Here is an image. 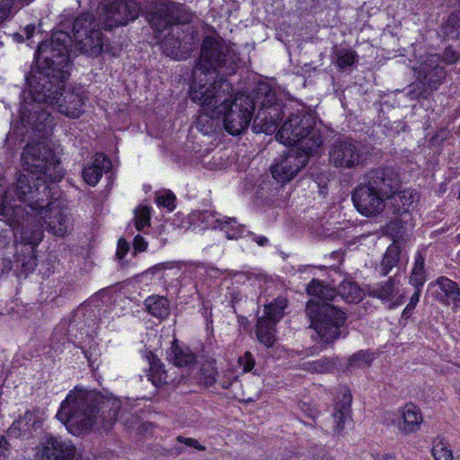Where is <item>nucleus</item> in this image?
Masks as SVG:
<instances>
[{
	"mask_svg": "<svg viewBox=\"0 0 460 460\" xmlns=\"http://www.w3.org/2000/svg\"><path fill=\"white\" fill-rule=\"evenodd\" d=\"M22 167L30 174L20 173L14 190L18 199L26 202L49 190L48 181H59L63 178L59 160L44 141L25 146L22 154Z\"/></svg>",
	"mask_w": 460,
	"mask_h": 460,
	"instance_id": "7ed1b4c3",
	"label": "nucleus"
},
{
	"mask_svg": "<svg viewBox=\"0 0 460 460\" xmlns=\"http://www.w3.org/2000/svg\"><path fill=\"white\" fill-rule=\"evenodd\" d=\"M306 290L314 298L307 302L305 314L311 321V327L316 331L320 341L328 344L341 336H347L348 331L344 327L345 313L329 304V301H332L337 296L335 288L324 285L317 279H313Z\"/></svg>",
	"mask_w": 460,
	"mask_h": 460,
	"instance_id": "423d86ee",
	"label": "nucleus"
},
{
	"mask_svg": "<svg viewBox=\"0 0 460 460\" xmlns=\"http://www.w3.org/2000/svg\"><path fill=\"white\" fill-rule=\"evenodd\" d=\"M372 361L371 355L368 351L360 350L353 354L349 359V366L350 367H368Z\"/></svg>",
	"mask_w": 460,
	"mask_h": 460,
	"instance_id": "a19ab883",
	"label": "nucleus"
},
{
	"mask_svg": "<svg viewBox=\"0 0 460 460\" xmlns=\"http://www.w3.org/2000/svg\"><path fill=\"white\" fill-rule=\"evenodd\" d=\"M337 400L332 412L333 430L336 434H341L344 430V421L350 416L352 400L350 391L346 387L341 389Z\"/></svg>",
	"mask_w": 460,
	"mask_h": 460,
	"instance_id": "5701e85b",
	"label": "nucleus"
},
{
	"mask_svg": "<svg viewBox=\"0 0 460 460\" xmlns=\"http://www.w3.org/2000/svg\"><path fill=\"white\" fill-rule=\"evenodd\" d=\"M424 262L425 259L421 253H417L415 257V262L413 269L411 270V274L410 276V283L415 287V288H420L423 286L426 281L425 270H424Z\"/></svg>",
	"mask_w": 460,
	"mask_h": 460,
	"instance_id": "72a5a7b5",
	"label": "nucleus"
},
{
	"mask_svg": "<svg viewBox=\"0 0 460 460\" xmlns=\"http://www.w3.org/2000/svg\"><path fill=\"white\" fill-rule=\"evenodd\" d=\"M149 372V380L153 383L154 385L160 386L167 383V375L157 362H150Z\"/></svg>",
	"mask_w": 460,
	"mask_h": 460,
	"instance_id": "ea45409f",
	"label": "nucleus"
},
{
	"mask_svg": "<svg viewBox=\"0 0 460 460\" xmlns=\"http://www.w3.org/2000/svg\"><path fill=\"white\" fill-rule=\"evenodd\" d=\"M218 228L225 231L227 239L236 240L242 237L245 230V226L238 224L235 217H223V220Z\"/></svg>",
	"mask_w": 460,
	"mask_h": 460,
	"instance_id": "473e14b6",
	"label": "nucleus"
},
{
	"mask_svg": "<svg viewBox=\"0 0 460 460\" xmlns=\"http://www.w3.org/2000/svg\"><path fill=\"white\" fill-rule=\"evenodd\" d=\"M199 220L203 225V227L217 229L219 227L223 217H220L215 211L204 210L199 213Z\"/></svg>",
	"mask_w": 460,
	"mask_h": 460,
	"instance_id": "4c0bfd02",
	"label": "nucleus"
},
{
	"mask_svg": "<svg viewBox=\"0 0 460 460\" xmlns=\"http://www.w3.org/2000/svg\"><path fill=\"white\" fill-rule=\"evenodd\" d=\"M447 298L452 300V302L454 303V305L456 306H459L460 305V289H459V288H457L456 290H455L453 294H450Z\"/></svg>",
	"mask_w": 460,
	"mask_h": 460,
	"instance_id": "13d9d810",
	"label": "nucleus"
},
{
	"mask_svg": "<svg viewBox=\"0 0 460 460\" xmlns=\"http://www.w3.org/2000/svg\"><path fill=\"white\" fill-rule=\"evenodd\" d=\"M151 211L147 206H138L135 209V227L137 231H143L146 226H150Z\"/></svg>",
	"mask_w": 460,
	"mask_h": 460,
	"instance_id": "c9c22d12",
	"label": "nucleus"
},
{
	"mask_svg": "<svg viewBox=\"0 0 460 460\" xmlns=\"http://www.w3.org/2000/svg\"><path fill=\"white\" fill-rule=\"evenodd\" d=\"M22 203L24 204V217L12 226H22V241L25 243L37 245L44 236V229L58 237H64L73 229L71 216L51 202L45 204L41 194Z\"/></svg>",
	"mask_w": 460,
	"mask_h": 460,
	"instance_id": "20e7f679",
	"label": "nucleus"
},
{
	"mask_svg": "<svg viewBox=\"0 0 460 460\" xmlns=\"http://www.w3.org/2000/svg\"><path fill=\"white\" fill-rule=\"evenodd\" d=\"M153 3L158 2L150 1L148 5H143L138 0L111 1L105 5L104 13L101 17L103 29L111 31L115 27L127 25L139 16L142 9L146 15V11Z\"/></svg>",
	"mask_w": 460,
	"mask_h": 460,
	"instance_id": "2eb2a0df",
	"label": "nucleus"
},
{
	"mask_svg": "<svg viewBox=\"0 0 460 460\" xmlns=\"http://www.w3.org/2000/svg\"><path fill=\"white\" fill-rule=\"evenodd\" d=\"M30 101H25L20 108V120L26 134L44 139L54 128V118L47 111L49 107L45 101H39L29 90Z\"/></svg>",
	"mask_w": 460,
	"mask_h": 460,
	"instance_id": "ddd939ff",
	"label": "nucleus"
},
{
	"mask_svg": "<svg viewBox=\"0 0 460 460\" xmlns=\"http://www.w3.org/2000/svg\"><path fill=\"white\" fill-rule=\"evenodd\" d=\"M287 306V300L281 297L275 299L273 302L265 305V315L261 318L274 322L275 324L283 317L284 309Z\"/></svg>",
	"mask_w": 460,
	"mask_h": 460,
	"instance_id": "2f4dec72",
	"label": "nucleus"
},
{
	"mask_svg": "<svg viewBox=\"0 0 460 460\" xmlns=\"http://www.w3.org/2000/svg\"><path fill=\"white\" fill-rule=\"evenodd\" d=\"M258 341L267 349L272 348L277 341L276 324L264 318H258L255 327Z\"/></svg>",
	"mask_w": 460,
	"mask_h": 460,
	"instance_id": "bb28decb",
	"label": "nucleus"
},
{
	"mask_svg": "<svg viewBox=\"0 0 460 460\" xmlns=\"http://www.w3.org/2000/svg\"><path fill=\"white\" fill-rule=\"evenodd\" d=\"M40 460H73L75 447L69 440L49 437L41 443Z\"/></svg>",
	"mask_w": 460,
	"mask_h": 460,
	"instance_id": "412c9836",
	"label": "nucleus"
},
{
	"mask_svg": "<svg viewBox=\"0 0 460 460\" xmlns=\"http://www.w3.org/2000/svg\"><path fill=\"white\" fill-rule=\"evenodd\" d=\"M121 402L95 391L75 387L61 402L57 418L75 435L90 432L98 420L102 428H111L118 420Z\"/></svg>",
	"mask_w": 460,
	"mask_h": 460,
	"instance_id": "f03ea898",
	"label": "nucleus"
},
{
	"mask_svg": "<svg viewBox=\"0 0 460 460\" xmlns=\"http://www.w3.org/2000/svg\"><path fill=\"white\" fill-rule=\"evenodd\" d=\"M377 460H394V456L393 455L386 454Z\"/></svg>",
	"mask_w": 460,
	"mask_h": 460,
	"instance_id": "e2e57ef3",
	"label": "nucleus"
},
{
	"mask_svg": "<svg viewBox=\"0 0 460 460\" xmlns=\"http://www.w3.org/2000/svg\"><path fill=\"white\" fill-rule=\"evenodd\" d=\"M5 185V178L0 172V217H3L9 226H13L23 218L24 208L14 191L16 182L8 187Z\"/></svg>",
	"mask_w": 460,
	"mask_h": 460,
	"instance_id": "6ab92c4d",
	"label": "nucleus"
},
{
	"mask_svg": "<svg viewBox=\"0 0 460 460\" xmlns=\"http://www.w3.org/2000/svg\"><path fill=\"white\" fill-rule=\"evenodd\" d=\"M176 450H177L178 453L181 452V448H176Z\"/></svg>",
	"mask_w": 460,
	"mask_h": 460,
	"instance_id": "69168bd1",
	"label": "nucleus"
},
{
	"mask_svg": "<svg viewBox=\"0 0 460 460\" xmlns=\"http://www.w3.org/2000/svg\"><path fill=\"white\" fill-rule=\"evenodd\" d=\"M401 420L398 428L403 434L415 433L420 429L423 417L420 410L414 404L409 403L402 407L400 411Z\"/></svg>",
	"mask_w": 460,
	"mask_h": 460,
	"instance_id": "b1692460",
	"label": "nucleus"
},
{
	"mask_svg": "<svg viewBox=\"0 0 460 460\" xmlns=\"http://www.w3.org/2000/svg\"><path fill=\"white\" fill-rule=\"evenodd\" d=\"M336 56V65L341 69H345L349 66H351L357 61L358 58L356 51L351 49L339 50Z\"/></svg>",
	"mask_w": 460,
	"mask_h": 460,
	"instance_id": "58836bf2",
	"label": "nucleus"
},
{
	"mask_svg": "<svg viewBox=\"0 0 460 460\" xmlns=\"http://www.w3.org/2000/svg\"><path fill=\"white\" fill-rule=\"evenodd\" d=\"M298 407L300 411L307 417H309L312 420H315L318 411L317 410L313 407L311 404L305 402H300L298 403Z\"/></svg>",
	"mask_w": 460,
	"mask_h": 460,
	"instance_id": "603ef678",
	"label": "nucleus"
},
{
	"mask_svg": "<svg viewBox=\"0 0 460 460\" xmlns=\"http://www.w3.org/2000/svg\"><path fill=\"white\" fill-rule=\"evenodd\" d=\"M251 235H252V240L260 246H266L269 243V240L265 236H256L254 234H251Z\"/></svg>",
	"mask_w": 460,
	"mask_h": 460,
	"instance_id": "bf43d9fd",
	"label": "nucleus"
},
{
	"mask_svg": "<svg viewBox=\"0 0 460 460\" xmlns=\"http://www.w3.org/2000/svg\"><path fill=\"white\" fill-rule=\"evenodd\" d=\"M133 246L137 252H144L147 248V242L139 234L136 235L133 241Z\"/></svg>",
	"mask_w": 460,
	"mask_h": 460,
	"instance_id": "6e6d98bb",
	"label": "nucleus"
},
{
	"mask_svg": "<svg viewBox=\"0 0 460 460\" xmlns=\"http://www.w3.org/2000/svg\"><path fill=\"white\" fill-rule=\"evenodd\" d=\"M233 382L232 381H225V382H221L220 385H221V387L223 389H228L231 385H232Z\"/></svg>",
	"mask_w": 460,
	"mask_h": 460,
	"instance_id": "680f3d73",
	"label": "nucleus"
},
{
	"mask_svg": "<svg viewBox=\"0 0 460 460\" xmlns=\"http://www.w3.org/2000/svg\"><path fill=\"white\" fill-rule=\"evenodd\" d=\"M314 154L290 149L288 154L270 167L272 177L282 183L291 181L306 165Z\"/></svg>",
	"mask_w": 460,
	"mask_h": 460,
	"instance_id": "a211bd4d",
	"label": "nucleus"
},
{
	"mask_svg": "<svg viewBox=\"0 0 460 460\" xmlns=\"http://www.w3.org/2000/svg\"><path fill=\"white\" fill-rule=\"evenodd\" d=\"M146 13V20L155 31L163 32L167 29L171 30L169 35L161 41L163 52L172 58H181L182 53L180 49V29L174 25L189 23L193 17L192 13L176 2L153 3Z\"/></svg>",
	"mask_w": 460,
	"mask_h": 460,
	"instance_id": "0eeeda50",
	"label": "nucleus"
},
{
	"mask_svg": "<svg viewBox=\"0 0 460 460\" xmlns=\"http://www.w3.org/2000/svg\"><path fill=\"white\" fill-rule=\"evenodd\" d=\"M24 31L26 33V37L27 39H30L31 37L33 36L34 34V31H35V26L34 25H27L25 28H24Z\"/></svg>",
	"mask_w": 460,
	"mask_h": 460,
	"instance_id": "052dcab7",
	"label": "nucleus"
},
{
	"mask_svg": "<svg viewBox=\"0 0 460 460\" xmlns=\"http://www.w3.org/2000/svg\"><path fill=\"white\" fill-rule=\"evenodd\" d=\"M442 31L449 39L460 38V10L453 12L443 23Z\"/></svg>",
	"mask_w": 460,
	"mask_h": 460,
	"instance_id": "f704fd0d",
	"label": "nucleus"
},
{
	"mask_svg": "<svg viewBox=\"0 0 460 460\" xmlns=\"http://www.w3.org/2000/svg\"><path fill=\"white\" fill-rule=\"evenodd\" d=\"M129 249L128 243L124 239H119L118 242L117 257L120 260L128 252Z\"/></svg>",
	"mask_w": 460,
	"mask_h": 460,
	"instance_id": "4d7b16f0",
	"label": "nucleus"
},
{
	"mask_svg": "<svg viewBox=\"0 0 460 460\" xmlns=\"http://www.w3.org/2000/svg\"><path fill=\"white\" fill-rule=\"evenodd\" d=\"M457 59L458 55L453 48L451 46L447 47L443 53V60L447 64H454Z\"/></svg>",
	"mask_w": 460,
	"mask_h": 460,
	"instance_id": "5fc2aeb1",
	"label": "nucleus"
},
{
	"mask_svg": "<svg viewBox=\"0 0 460 460\" xmlns=\"http://www.w3.org/2000/svg\"><path fill=\"white\" fill-rule=\"evenodd\" d=\"M417 193L405 190L402 191H395L388 198L390 208L393 209V214L402 215L409 211L410 208L417 201Z\"/></svg>",
	"mask_w": 460,
	"mask_h": 460,
	"instance_id": "a878e982",
	"label": "nucleus"
},
{
	"mask_svg": "<svg viewBox=\"0 0 460 460\" xmlns=\"http://www.w3.org/2000/svg\"><path fill=\"white\" fill-rule=\"evenodd\" d=\"M175 196L172 192L165 190L156 195V202L159 206L167 208L169 210H172L175 208L174 205Z\"/></svg>",
	"mask_w": 460,
	"mask_h": 460,
	"instance_id": "c03bdc74",
	"label": "nucleus"
},
{
	"mask_svg": "<svg viewBox=\"0 0 460 460\" xmlns=\"http://www.w3.org/2000/svg\"><path fill=\"white\" fill-rule=\"evenodd\" d=\"M458 4H460V0H457Z\"/></svg>",
	"mask_w": 460,
	"mask_h": 460,
	"instance_id": "338daca9",
	"label": "nucleus"
},
{
	"mask_svg": "<svg viewBox=\"0 0 460 460\" xmlns=\"http://www.w3.org/2000/svg\"><path fill=\"white\" fill-rule=\"evenodd\" d=\"M420 289L416 288L415 292L413 293V295L411 297L410 303L407 305V306L405 307V309L403 310V312L402 314V316L403 318H409L411 316V312L413 311V309L415 308L416 305L418 304V302L420 300Z\"/></svg>",
	"mask_w": 460,
	"mask_h": 460,
	"instance_id": "09e8293b",
	"label": "nucleus"
},
{
	"mask_svg": "<svg viewBox=\"0 0 460 460\" xmlns=\"http://www.w3.org/2000/svg\"><path fill=\"white\" fill-rule=\"evenodd\" d=\"M366 184L377 191L386 199L398 190L400 178L392 167H378L370 170L365 176Z\"/></svg>",
	"mask_w": 460,
	"mask_h": 460,
	"instance_id": "aec40b11",
	"label": "nucleus"
},
{
	"mask_svg": "<svg viewBox=\"0 0 460 460\" xmlns=\"http://www.w3.org/2000/svg\"><path fill=\"white\" fill-rule=\"evenodd\" d=\"M276 137L283 145L308 154L317 153L323 144L321 135L314 128L313 117L304 112L290 114Z\"/></svg>",
	"mask_w": 460,
	"mask_h": 460,
	"instance_id": "6e6552de",
	"label": "nucleus"
},
{
	"mask_svg": "<svg viewBox=\"0 0 460 460\" xmlns=\"http://www.w3.org/2000/svg\"><path fill=\"white\" fill-rule=\"evenodd\" d=\"M351 199L356 209L365 217L381 214L387 200L366 183H360L353 190Z\"/></svg>",
	"mask_w": 460,
	"mask_h": 460,
	"instance_id": "f3484780",
	"label": "nucleus"
},
{
	"mask_svg": "<svg viewBox=\"0 0 460 460\" xmlns=\"http://www.w3.org/2000/svg\"><path fill=\"white\" fill-rule=\"evenodd\" d=\"M399 293V281L395 277L368 287L369 296L376 297L384 303L390 302V308L396 307L402 303V296Z\"/></svg>",
	"mask_w": 460,
	"mask_h": 460,
	"instance_id": "4be33fe9",
	"label": "nucleus"
},
{
	"mask_svg": "<svg viewBox=\"0 0 460 460\" xmlns=\"http://www.w3.org/2000/svg\"><path fill=\"white\" fill-rule=\"evenodd\" d=\"M231 84L228 81H221L217 87L204 88L191 86L190 98L200 106L201 114L199 116L196 127L204 134H209L216 128V119L222 116L224 108L217 105L228 99Z\"/></svg>",
	"mask_w": 460,
	"mask_h": 460,
	"instance_id": "1a4fd4ad",
	"label": "nucleus"
},
{
	"mask_svg": "<svg viewBox=\"0 0 460 460\" xmlns=\"http://www.w3.org/2000/svg\"><path fill=\"white\" fill-rule=\"evenodd\" d=\"M238 365L245 373L252 371L255 366V359L252 354L250 351H245L243 356L238 358Z\"/></svg>",
	"mask_w": 460,
	"mask_h": 460,
	"instance_id": "49530a36",
	"label": "nucleus"
},
{
	"mask_svg": "<svg viewBox=\"0 0 460 460\" xmlns=\"http://www.w3.org/2000/svg\"><path fill=\"white\" fill-rule=\"evenodd\" d=\"M13 447L5 436L0 435V460H9Z\"/></svg>",
	"mask_w": 460,
	"mask_h": 460,
	"instance_id": "de8ad7c7",
	"label": "nucleus"
},
{
	"mask_svg": "<svg viewBox=\"0 0 460 460\" xmlns=\"http://www.w3.org/2000/svg\"><path fill=\"white\" fill-rule=\"evenodd\" d=\"M176 439L178 442L185 444L187 447H193L199 451H204L206 449V447L204 446L200 445L199 443V441L195 438L178 436Z\"/></svg>",
	"mask_w": 460,
	"mask_h": 460,
	"instance_id": "3c124183",
	"label": "nucleus"
},
{
	"mask_svg": "<svg viewBox=\"0 0 460 460\" xmlns=\"http://www.w3.org/2000/svg\"><path fill=\"white\" fill-rule=\"evenodd\" d=\"M111 167L110 159L103 154H96L91 165L83 170V178L91 186H95L102 176Z\"/></svg>",
	"mask_w": 460,
	"mask_h": 460,
	"instance_id": "393cba45",
	"label": "nucleus"
},
{
	"mask_svg": "<svg viewBox=\"0 0 460 460\" xmlns=\"http://www.w3.org/2000/svg\"><path fill=\"white\" fill-rule=\"evenodd\" d=\"M12 2L9 0L0 2V23L6 20L11 13Z\"/></svg>",
	"mask_w": 460,
	"mask_h": 460,
	"instance_id": "864d4df0",
	"label": "nucleus"
},
{
	"mask_svg": "<svg viewBox=\"0 0 460 460\" xmlns=\"http://www.w3.org/2000/svg\"><path fill=\"white\" fill-rule=\"evenodd\" d=\"M440 57L437 54H429L422 58V60L416 69V84L409 85L408 94L411 99L426 98L430 92L437 90L446 77V71L440 66Z\"/></svg>",
	"mask_w": 460,
	"mask_h": 460,
	"instance_id": "4468645a",
	"label": "nucleus"
},
{
	"mask_svg": "<svg viewBox=\"0 0 460 460\" xmlns=\"http://www.w3.org/2000/svg\"><path fill=\"white\" fill-rule=\"evenodd\" d=\"M401 253V247L398 243L394 242L391 245L388 246L384 257L379 265V274L383 277L388 275L390 271L397 265L399 262Z\"/></svg>",
	"mask_w": 460,
	"mask_h": 460,
	"instance_id": "cd10ccee",
	"label": "nucleus"
},
{
	"mask_svg": "<svg viewBox=\"0 0 460 460\" xmlns=\"http://www.w3.org/2000/svg\"><path fill=\"white\" fill-rule=\"evenodd\" d=\"M237 55L217 33L204 37L200 54L192 72L191 86L217 87L223 76L235 74L238 69Z\"/></svg>",
	"mask_w": 460,
	"mask_h": 460,
	"instance_id": "39448f33",
	"label": "nucleus"
},
{
	"mask_svg": "<svg viewBox=\"0 0 460 460\" xmlns=\"http://www.w3.org/2000/svg\"><path fill=\"white\" fill-rule=\"evenodd\" d=\"M232 91L231 88L228 99L217 105L224 108L222 116L225 129L229 134L237 136L250 126L255 110V101L245 93H239L231 101Z\"/></svg>",
	"mask_w": 460,
	"mask_h": 460,
	"instance_id": "f8f14e48",
	"label": "nucleus"
},
{
	"mask_svg": "<svg viewBox=\"0 0 460 460\" xmlns=\"http://www.w3.org/2000/svg\"><path fill=\"white\" fill-rule=\"evenodd\" d=\"M19 1L25 3V4H29V3L32 2L33 0H19Z\"/></svg>",
	"mask_w": 460,
	"mask_h": 460,
	"instance_id": "0e129e2a",
	"label": "nucleus"
},
{
	"mask_svg": "<svg viewBox=\"0 0 460 460\" xmlns=\"http://www.w3.org/2000/svg\"><path fill=\"white\" fill-rule=\"evenodd\" d=\"M72 40L67 32L59 31L49 40L42 41L35 53L37 69L26 80L37 100L47 102L68 118L77 119L84 112V96L80 91L65 88L69 77L68 49Z\"/></svg>",
	"mask_w": 460,
	"mask_h": 460,
	"instance_id": "f257e3e1",
	"label": "nucleus"
},
{
	"mask_svg": "<svg viewBox=\"0 0 460 460\" xmlns=\"http://www.w3.org/2000/svg\"><path fill=\"white\" fill-rule=\"evenodd\" d=\"M73 40L84 52L93 54L102 49V31L92 13H82L77 16L73 24Z\"/></svg>",
	"mask_w": 460,
	"mask_h": 460,
	"instance_id": "dca6fc26",
	"label": "nucleus"
},
{
	"mask_svg": "<svg viewBox=\"0 0 460 460\" xmlns=\"http://www.w3.org/2000/svg\"><path fill=\"white\" fill-rule=\"evenodd\" d=\"M437 284L439 287V288L445 293V296L448 297L450 294H453L455 290L458 288V285L452 281L451 279L440 277L437 280Z\"/></svg>",
	"mask_w": 460,
	"mask_h": 460,
	"instance_id": "a18cd8bd",
	"label": "nucleus"
},
{
	"mask_svg": "<svg viewBox=\"0 0 460 460\" xmlns=\"http://www.w3.org/2000/svg\"><path fill=\"white\" fill-rule=\"evenodd\" d=\"M328 157L329 164L338 170H357L367 165L369 150L354 138L339 137L330 144Z\"/></svg>",
	"mask_w": 460,
	"mask_h": 460,
	"instance_id": "9d476101",
	"label": "nucleus"
},
{
	"mask_svg": "<svg viewBox=\"0 0 460 460\" xmlns=\"http://www.w3.org/2000/svg\"><path fill=\"white\" fill-rule=\"evenodd\" d=\"M257 102L261 107L254 116L252 128L254 133L272 134L278 128V122L284 115L283 103L278 99L276 92L267 84H260L256 92Z\"/></svg>",
	"mask_w": 460,
	"mask_h": 460,
	"instance_id": "9b49d317",
	"label": "nucleus"
},
{
	"mask_svg": "<svg viewBox=\"0 0 460 460\" xmlns=\"http://www.w3.org/2000/svg\"><path fill=\"white\" fill-rule=\"evenodd\" d=\"M147 312L155 317L164 319L169 314V301L164 296H152L146 299Z\"/></svg>",
	"mask_w": 460,
	"mask_h": 460,
	"instance_id": "c756f323",
	"label": "nucleus"
},
{
	"mask_svg": "<svg viewBox=\"0 0 460 460\" xmlns=\"http://www.w3.org/2000/svg\"><path fill=\"white\" fill-rule=\"evenodd\" d=\"M20 420H22V424L26 428L27 431L31 429L35 430L40 429L41 426L40 420L36 413L31 411H27Z\"/></svg>",
	"mask_w": 460,
	"mask_h": 460,
	"instance_id": "37998d69",
	"label": "nucleus"
},
{
	"mask_svg": "<svg viewBox=\"0 0 460 460\" xmlns=\"http://www.w3.org/2000/svg\"><path fill=\"white\" fill-rule=\"evenodd\" d=\"M27 431L26 428L22 424V420L20 419L14 420L7 429V434L13 437H19L22 434H25Z\"/></svg>",
	"mask_w": 460,
	"mask_h": 460,
	"instance_id": "8fccbe9b",
	"label": "nucleus"
},
{
	"mask_svg": "<svg viewBox=\"0 0 460 460\" xmlns=\"http://www.w3.org/2000/svg\"><path fill=\"white\" fill-rule=\"evenodd\" d=\"M432 456L435 460H453L451 449L442 441H438L433 446Z\"/></svg>",
	"mask_w": 460,
	"mask_h": 460,
	"instance_id": "79ce46f5",
	"label": "nucleus"
},
{
	"mask_svg": "<svg viewBox=\"0 0 460 460\" xmlns=\"http://www.w3.org/2000/svg\"><path fill=\"white\" fill-rule=\"evenodd\" d=\"M336 293L349 303H355L359 301L362 297L360 288L350 280H343L341 282Z\"/></svg>",
	"mask_w": 460,
	"mask_h": 460,
	"instance_id": "7c9ffc66",
	"label": "nucleus"
},
{
	"mask_svg": "<svg viewBox=\"0 0 460 460\" xmlns=\"http://www.w3.org/2000/svg\"><path fill=\"white\" fill-rule=\"evenodd\" d=\"M217 371L215 367L207 362L200 368L199 381L207 387L213 385L217 381Z\"/></svg>",
	"mask_w": 460,
	"mask_h": 460,
	"instance_id": "e433bc0d",
	"label": "nucleus"
},
{
	"mask_svg": "<svg viewBox=\"0 0 460 460\" xmlns=\"http://www.w3.org/2000/svg\"><path fill=\"white\" fill-rule=\"evenodd\" d=\"M167 356L170 361L177 367H188L195 362L196 356L188 349H183L180 348L174 341L167 351Z\"/></svg>",
	"mask_w": 460,
	"mask_h": 460,
	"instance_id": "c85d7f7f",
	"label": "nucleus"
}]
</instances>
